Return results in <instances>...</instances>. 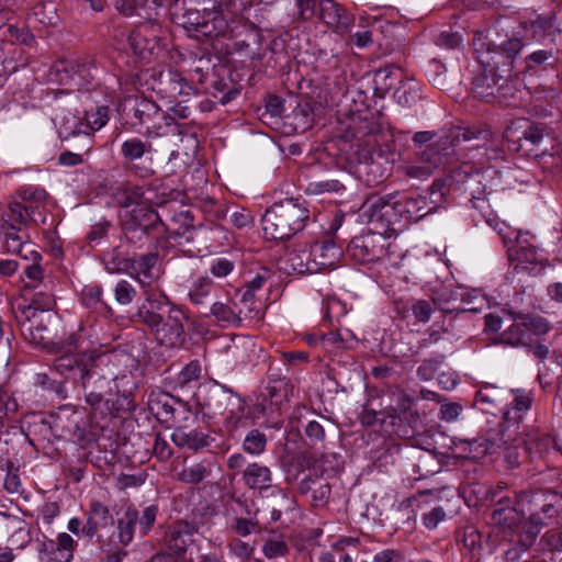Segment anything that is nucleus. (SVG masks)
Masks as SVG:
<instances>
[{
  "label": "nucleus",
  "instance_id": "1",
  "mask_svg": "<svg viewBox=\"0 0 562 562\" xmlns=\"http://www.w3.org/2000/svg\"><path fill=\"white\" fill-rule=\"evenodd\" d=\"M522 48L520 38L485 43L482 33L474 37L476 59L483 71L474 79L472 93L485 102L506 97L512 90L515 63Z\"/></svg>",
  "mask_w": 562,
  "mask_h": 562
},
{
  "label": "nucleus",
  "instance_id": "2",
  "mask_svg": "<svg viewBox=\"0 0 562 562\" xmlns=\"http://www.w3.org/2000/svg\"><path fill=\"white\" fill-rule=\"evenodd\" d=\"M443 192L436 183L422 194L405 195L392 201L393 196H372L362 205L363 215L373 229L394 231V224L405 218L417 222L435 213L443 201Z\"/></svg>",
  "mask_w": 562,
  "mask_h": 562
},
{
  "label": "nucleus",
  "instance_id": "3",
  "mask_svg": "<svg viewBox=\"0 0 562 562\" xmlns=\"http://www.w3.org/2000/svg\"><path fill=\"white\" fill-rule=\"evenodd\" d=\"M143 295L144 301L132 314V322L146 326L161 345H179L184 334L183 311L162 290L146 289Z\"/></svg>",
  "mask_w": 562,
  "mask_h": 562
},
{
  "label": "nucleus",
  "instance_id": "4",
  "mask_svg": "<svg viewBox=\"0 0 562 562\" xmlns=\"http://www.w3.org/2000/svg\"><path fill=\"white\" fill-rule=\"evenodd\" d=\"M46 203L11 202L1 215L0 233L9 252L34 255L29 229L40 222L45 223Z\"/></svg>",
  "mask_w": 562,
  "mask_h": 562
},
{
  "label": "nucleus",
  "instance_id": "5",
  "mask_svg": "<svg viewBox=\"0 0 562 562\" xmlns=\"http://www.w3.org/2000/svg\"><path fill=\"white\" fill-rule=\"evenodd\" d=\"M310 211L299 199H284L273 203L262 215V229L271 239H289L301 232Z\"/></svg>",
  "mask_w": 562,
  "mask_h": 562
},
{
  "label": "nucleus",
  "instance_id": "6",
  "mask_svg": "<svg viewBox=\"0 0 562 562\" xmlns=\"http://www.w3.org/2000/svg\"><path fill=\"white\" fill-rule=\"evenodd\" d=\"M479 136L486 138L487 133L479 132L477 135H474L470 131H453L440 136L418 151V159L434 172L439 166L450 164L452 161V158L456 155V147L459 145L461 138L463 140H470Z\"/></svg>",
  "mask_w": 562,
  "mask_h": 562
},
{
  "label": "nucleus",
  "instance_id": "7",
  "mask_svg": "<svg viewBox=\"0 0 562 562\" xmlns=\"http://www.w3.org/2000/svg\"><path fill=\"white\" fill-rule=\"evenodd\" d=\"M506 314L512 324L499 336L503 344L513 347L528 346L531 335L541 336L549 331V323L541 316L515 311H507Z\"/></svg>",
  "mask_w": 562,
  "mask_h": 562
},
{
  "label": "nucleus",
  "instance_id": "8",
  "mask_svg": "<svg viewBox=\"0 0 562 562\" xmlns=\"http://www.w3.org/2000/svg\"><path fill=\"white\" fill-rule=\"evenodd\" d=\"M105 360L106 355L89 352L88 364L76 382L82 387L86 402L91 407H97L103 401L110 386V374L101 368Z\"/></svg>",
  "mask_w": 562,
  "mask_h": 562
},
{
  "label": "nucleus",
  "instance_id": "9",
  "mask_svg": "<svg viewBox=\"0 0 562 562\" xmlns=\"http://www.w3.org/2000/svg\"><path fill=\"white\" fill-rule=\"evenodd\" d=\"M181 25L190 36L217 37L224 35L228 29L227 20L217 10L187 9L181 16Z\"/></svg>",
  "mask_w": 562,
  "mask_h": 562
},
{
  "label": "nucleus",
  "instance_id": "10",
  "mask_svg": "<svg viewBox=\"0 0 562 562\" xmlns=\"http://www.w3.org/2000/svg\"><path fill=\"white\" fill-rule=\"evenodd\" d=\"M510 407L504 411L503 422L499 424V441L504 445L514 442L520 432L524 415L530 409L532 396L524 390H512Z\"/></svg>",
  "mask_w": 562,
  "mask_h": 562
},
{
  "label": "nucleus",
  "instance_id": "11",
  "mask_svg": "<svg viewBox=\"0 0 562 562\" xmlns=\"http://www.w3.org/2000/svg\"><path fill=\"white\" fill-rule=\"evenodd\" d=\"M362 236H357L351 239L348 245V254L361 263H370L384 259L387 257V243L385 234L387 232L375 229Z\"/></svg>",
  "mask_w": 562,
  "mask_h": 562
},
{
  "label": "nucleus",
  "instance_id": "12",
  "mask_svg": "<svg viewBox=\"0 0 562 562\" xmlns=\"http://www.w3.org/2000/svg\"><path fill=\"white\" fill-rule=\"evenodd\" d=\"M536 491L521 492L517 496V504L521 508H527L529 512V518L522 524V533L535 541L537 536L541 532L544 527H553L560 522V517L557 513L547 512L541 507L536 506L531 501V496L535 495Z\"/></svg>",
  "mask_w": 562,
  "mask_h": 562
},
{
  "label": "nucleus",
  "instance_id": "13",
  "mask_svg": "<svg viewBox=\"0 0 562 562\" xmlns=\"http://www.w3.org/2000/svg\"><path fill=\"white\" fill-rule=\"evenodd\" d=\"M267 394L260 404L261 412L274 418L280 415L281 406L286 403L292 395L293 385L289 378L282 376L270 367L268 371Z\"/></svg>",
  "mask_w": 562,
  "mask_h": 562
},
{
  "label": "nucleus",
  "instance_id": "14",
  "mask_svg": "<svg viewBox=\"0 0 562 562\" xmlns=\"http://www.w3.org/2000/svg\"><path fill=\"white\" fill-rule=\"evenodd\" d=\"M161 25L154 20L137 24L128 34L127 43L134 55L145 59L154 55L161 38Z\"/></svg>",
  "mask_w": 562,
  "mask_h": 562
},
{
  "label": "nucleus",
  "instance_id": "15",
  "mask_svg": "<svg viewBox=\"0 0 562 562\" xmlns=\"http://www.w3.org/2000/svg\"><path fill=\"white\" fill-rule=\"evenodd\" d=\"M157 104L139 94L126 95L120 103L119 112L135 127L137 125L147 126L154 114Z\"/></svg>",
  "mask_w": 562,
  "mask_h": 562
},
{
  "label": "nucleus",
  "instance_id": "16",
  "mask_svg": "<svg viewBox=\"0 0 562 562\" xmlns=\"http://www.w3.org/2000/svg\"><path fill=\"white\" fill-rule=\"evenodd\" d=\"M130 268L133 270V278L139 283L143 291L155 289L153 284L161 274L158 252H148L134 257Z\"/></svg>",
  "mask_w": 562,
  "mask_h": 562
},
{
  "label": "nucleus",
  "instance_id": "17",
  "mask_svg": "<svg viewBox=\"0 0 562 562\" xmlns=\"http://www.w3.org/2000/svg\"><path fill=\"white\" fill-rule=\"evenodd\" d=\"M514 442L521 445L520 450L524 457H528L531 461H535L544 458L546 453L550 451L553 440L549 435L540 431L538 428L527 430L526 427H522V430H520Z\"/></svg>",
  "mask_w": 562,
  "mask_h": 562
},
{
  "label": "nucleus",
  "instance_id": "18",
  "mask_svg": "<svg viewBox=\"0 0 562 562\" xmlns=\"http://www.w3.org/2000/svg\"><path fill=\"white\" fill-rule=\"evenodd\" d=\"M313 251L308 244H296L288 250L281 259L282 269L290 273H315L316 263L313 261Z\"/></svg>",
  "mask_w": 562,
  "mask_h": 562
},
{
  "label": "nucleus",
  "instance_id": "19",
  "mask_svg": "<svg viewBox=\"0 0 562 562\" xmlns=\"http://www.w3.org/2000/svg\"><path fill=\"white\" fill-rule=\"evenodd\" d=\"M358 537H339L330 544L329 550L318 557V562H356L355 554L359 551Z\"/></svg>",
  "mask_w": 562,
  "mask_h": 562
},
{
  "label": "nucleus",
  "instance_id": "20",
  "mask_svg": "<svg viewBox=\"0 0 562 562\" xmlns=\"http://www.w3.org/2000/svg\"><path fill=\"white\" fill-rule=\"evenodd\" d=\"M76 546L77 542L70 535L61 532L58 535L57 540H45L42 543L40 553L45 554L48 561L70 562L74 558Z\"/></svg>",
  "mask_w": 562,
  "mask_h": 562
},
{
  "label": "nucleus",
  "instance_id": "21",
  "mask_svg": "<svg viewBox=\"0 0 562 562\" xmlns=\"http://www.w3.org/2000/svg\"><path fill=\"white\" fill-rule=\"evenodd\" d=\"M203 395H199L200 403L211 415H224L225 403L229 400L232 390L214 382L203 387Z\"/></svg>",
  "mask_w": 562,
  "mask_h": 562
},
{
  "label": "nucleus",
  "instance_id": "22",
  "mask_svg": "<svg viewBox=\"0 0 562 562\" xmlns=\"http://www.w3.org/2000/svg\"><path fill=\"white\" fill-rule=\"evenodd\" d=\"M122 223L149 232L155 231L159 225H164L159 214L147 204H138L126 211L122 217Z\"/></svg>",
  "mask_w": 562,
  "mask_h": 562
},
{
  "label": "nucleus",
  "instance_id": "23",
  "mask_svg": "<svg viewBox=\"0 0 562 562\" xmlns=\"http://www.w3.org/2000/svg\"><path fill=\"white\" fill-rule=\"evenodd\" d=\"M87 515V521L81 528L85 538L92 539L101 528L113 524L110 509L100 502H92Z\"/></svg>",
  "mask_w": 562,
  "mask_h": 562
},
{
  "label": "nucleus",
  "instance_id": "24",
  "mask_svg": "<svg viewBox=\"0 0 562 562\" xmlns=\"http://www.w3.org/2000/svg\"><path fill=\"white\" fill-rule=\"evenodd\" d=\"M241 481L250 490L263 491L272 486V472L261 463H248L243 471Z\"/></svg>",
  "mask_w": 562,
  "mask_h": 562
},
{
  "label": "nucleus",
  "instance_id": "25",
  "mask_svg": "<svg viewBox=\"0 0 562 562\" xmlns=\"http://www.w3.org/2000/svg\"><path fill=\"white\" fill-rule=\"evenodd\" d=\"M89 353H66L58 357L54 362V369L66 379H71L75 383L88 364Z\"/></svg>",
  "mask_w": 562,
  "mask_h": 562
},
{
  "label": "nucleus",
  "instance_id": "26",
  "mask_svg": "<svg viewBox=\"0 0 562 562\" xmlns=\"http://www.w3.org/2000/svg\"><path fill=\"white\" fill-rule=\"evenodd\" d=\"M310 247L313 251V261L316 263V272L334 268L342 255L341 249L333 240L316 241Z\"/></svg>",
  "mask_w": 562,
  "mask_h": 562
},
{
  "label": "nucleus",
  "instance_id": "27",
  "mask_svg": "<svg viewBox=\"0 0 562 562\" xmlns=\"http://www.w3.org/2000/svg\"><path fill=\"white\" fill-rule=\"evenodd\" d=\"M389 397V416L396 417L401 420H416L417 416L413 412L414 400L402 389L395 387L387 394Z\"/></svg>",
  "mask_w": 562,
  "mask_h": 562
},
{
  "label": "nucleus",
  "instance_id": "28",
  "mask_svg": "<svg viewBox=\"0 0 562 562\" xmlns=\"http://www.w3.org/2000/svg\"><path fill=\"white\" fill-rule=\"evenodd\" d=\"M319 18L330 26L348 29L352 22L347 10L335 0H323L319 3Z\"/></svg>",
  "mask_w": 562,
  "mask_h": 562
},
{
  "label": "nucleus",
  "instance_id": "29",
  "mask_svg": "<svg viewBox=\"0 0 562 562\" xmlns=\"http://www.w3.org/2000/svg\"><path fill=\"white\" fill-rule=\"evenodd\" d=\"M370 133L372 135L366 142V144L371 147L370 158L372 160H374V158H382L389 161L390 157L393 156L395 151L393 135L389 132L374 134V128H371Z\"/></svg>",
  "mask_w": 562,
  "mask_h": 562
},
{
  "label": "nucleus",
  "instance_id": "30",
  "mask_svg": "<svg viewBox=\"0 0 562 562\" xmlns=\"http://www.w3.org/2000/svg\"><path fill=\"white\" fill-rule=\"evenodd\" d=\"M240 314L241 310H237L236 304L227 300L226 302H214L210 306L209 314H205V316H213L218 323L238 327L241 324Z\"/></svg>",
  "mask_w": 562,
  "mask_h": 562
},
{
  "label": "nucleus",
  "instance_id": "31",
  "mask_svg": "<svg viewBox=\"0 0 562 562\" xmlns=\"http://www.w3.org/2000/svg\"><path fill=\"white\" fill-rule=\"evenodd\" d=\"M194 532V527L188 522H179L170 531L167 546L169 550L177 554H182L186 552L188 546L192 542V536Z\"/></svg>",
  "mask_w": 562,
  "mask_h": 562
},
{
  "label": "nucleus",
  "instance_id": "32",
  "mask_svg": "<svg viewBox=\"0 0 562 562\" xmlns=\"http://www.w3.org/2000/svg\"><path fill=\"white\" fill-rule=\"evenodd\" d=\"M171 439L178 447H188L192 450H199L209 447L211 443V437L199 429H191L184 431L183 429H177Z\"/></svg>",
  "mask_w": 562,
  "mask_h": 562
},
{
  "label": "nucleus",
  "instance_id": "33",
  "mask_svg": "<svg viewBox=\"0 0 562 562\" xmlns=\"http://www.w3.org/2000/svg\"><path fill=\"white\" fill-rule=\"evenodd\" d=\"M524 138L527 142H530L532 145H536L539 154L537 156H554L559 153L555 150V140L549 136V134H544L543 130L539 126H530L528 130L524 132Z\"/></svg>",
  "mask_w": 562,
  "mask_h": 562
},
{
  "label": "nucleus",
  "instance_id": "34",
  "mask_svg": "<svg viewBox=\"0 0 562 562\" xmlns=\"http://www.w3.org/2000/svg\"><path fill=\"white\" fill-rule=\"evenodd\" d=\"M81 303L85 307L98 314H106L110 312L109 305L103 300V289L97 283L83 286L81 291Z\"/></svg>",
  "mask_w": 562,
  "mask_h": 562
},
{
  "label": "nucleus",
  "instance_id": "35",
  "mask_svg": "<svg viewBox=\"0 0 562 562\" xmlns=\"http://www.w3.org/2000/svg\"><path fill=\"white\" fill-rule=\"evenodd\" d=\"M504 392L493 385L482 386L475 394V405L485 413H493V409L504 403Z\"/></svg>",
  "mask_w": 562,
  "mask_h": 562
},
{
  "label": "nucleus",
  "instance_id": "36",
  "mask_svg": "<svg viewBox=\"0 0 562 562\" xmlns=\"http://www.w3.org/2000/svg\"><path fill=\"white\" fill-rule=\"evenodd\" d=\"M492 520L495 525L512 528L518 520L516 508L512 505L509 497L502 496L492 512Z\"/></svg>",
  "mask_w": 562,
  "mask_h": 562
},
{
  "label": "nucleus",
  "instance_id": "37",
  "mask_svg": "<svg viewBox=\"0 0 562 562\" xmlns=\"http://www.w3.org/2000/svg\"><path fill=\"white\" fill-rule=\"evenodd\" d=\"M441 295L442 294H437V296L435 299H432V301H427V300L415 301L412 304V308H411L415 318L419 322L427 323L430 319L431 314L434 312L432 305H435L439 310L443 311L445 313H451V312L460 310L459 307H451V308L446 307L443 305Z\"/></svg>",
  "mask_w": 562,
  "mask_h": 562
},
{
  "label": "nucleus",
  "instance_id": "38",
  "mask_svg": "<svg viewBox=\"0 0 562 562\" xmlns=\"http://www.w3.org/2000/svg\"><path fill=\"white\" fill-rule=\"evenodd\" d=\"M138 521V512L128 507L117 520V537L123 547L128 546L134 539L135 526Z\"/></svg>",
  "mask_w": 562,
  "mask_h": 562
},
{
  "label": "nucleus",
  "instance_id": "39",
  "mask_svg": "<svg viewBox=\"0 0 562 562\" xmlns=\"http://www.w3.org/2000/svg\"><path fill=\"white\" fill-rule=\"evenodd\" d=\"M531 502L547 512L562 515V495L549 490H536Z\"/></svg>",
  "mask_w": 562,
  "mask_h": 562
},
{
  "label": "nucleus",
  "instance_id": "40",
  "mask_svg": "<svg viewBox=\"0 0 562 562\" xmlns=\"http://www.w3.org/2000/svg\"><path fill=\"white\" fill-rule=\"evenodd\" d=\"M528 31L538 41L549 38L552 42L559 30L551 18L537 16V19L530 22Z\"/></svg>",
  "mask_w": 562,
  "mask_h": 562
},
{
  "label": "nucleus",
  "instance_id": "41",
  "mask_svg": "<svg viewBox=\"0 0 562 562\" xmlns=\"http://www.w3.org/2000/svg\"><path fill=\"white\" fill-rule=\"evenodd\" d=\"M175 125V117L171 114L164 112L159 106L156 109V113L146 126V133L148 136H164L168 133V128Z\"/></svg>",
  "mask_w": 562,
  "mask_h": 562
},
{
  "label": "nucleus",
  "instance_id": "42",
  "mask_svg": "<svg viewBox=\"0 0 562 562\" xmlns=\"http://www.w3.org/2000/svg\"><path fill=\"white\" fill-rule=\"evenodd\" d=\"M213 290V281L207 277H200L192 282L188 295L193 304L203 305L211 296Z\"/></svg>",
  "mask_w": 562,
  "mask_h": 562
},
{
  "label": "nucleus",
  "instance_id": "43",
  "mask_svg": "<svg viewBox=\"0 0 562 562\" xmlns=\"http://www.w3.org/2000/svg\"><path fill=\"white\" fill-rule=\"evenodd\" d=\"M151 150L153 146L150 143L137 137L126 139L121 146L122 156L130 161L140 159L146 154L151 153Z\"/></svg>",
  "mask_w": 562,
  "mask_h": 562
},
{
  "label": "nucleus",
  "instance_id": "44",
  "mask_svg": "<svg viewBox=\"0 0 562 562\" xmlns=\"http://www.w3.org/2000/svg\"><path fill=\"white\" fill-rule=\"evenodd\" d=\"M212 472L211 463L209 462H199L191 464L189 467H184L181 472L178 474V477L181 482L188 484H199L205 477L210 476Z\"/></svg>",
  "mask_w": 562,
  "mask_h": 562
},
{
  "label": "nucleus",
  "instance_id": "45",
  "mask_svg": "<svg viewBox=\"0 0 562 562\" xmlns=\"http://www.w3.org/2000/svg\"><path fill=\"white\" fill-rule=\"evenodd\" d=\"M267 443L268 439L265 432L251 429L246 434L241 448L246 453L257 457L266 451Z\"/></svg>",
  "mask_w": 562,
  "mask_h": 562
},
{
  "label": "nucleus",
  "instance_id": "46",
  "mask_svg": "<svg viewBox=\"0 0 562 562\" xmlns=\"http://www.w3.org/2000/svg\"><path fill=\"white\" fill-rule=\"evenodd\" d=\"M246 403L245 401L233 391L229 394V400L225 403V419L234 428H236L239 422L245 416Z\"/></svg>",
  "mask_w": 562,
  "mask_h": 562
},
{
  "label": "nucleus",
  "instance_id": "47",
  "mask_svg": "<svg viewBox=\"0 0 562 562\" xmlns=\"http://www.w3.org/2000/svg\"><path fill=\"white\" fill-rule=\"evenodd\" d=\"M102 263L109 273H120L131 267L130 260L119 248L103 254Z\"/></svg>",
  "mask_w": 562,
  "mask_h": 562
},
{
  "label": "nucleus",
  "instance_id": "48",
  "mask_svg": "<svg viewBox=\"0 0 562 562\" xmlns=\"http://www.w3.org/2000/svg\"><path fill=\"white\" fill-rule=\"evenodd\" d=\"M85 121L87 127V130L82 131L85 134L89 135L90 132L99 131L109 121V108L100 105L86 111Z\"/></svg>",
  "mask_w": 562,
  "mask_h": 562
},
{
  "label": "nucleus",
  "instance_id": "49",
  "mask_svg": "<svg viewBox=\"0 0 562 562\" xmlns=\"http://www.w3.org/2000/svg\"><path fill=\"white\" fill-rule=\"evenodd\" d=\"M15 255L20 256L24 260L32 261L31 265H27L24 267V274L33 282L31 285L32 288L36 289L37 283L43 278V269L40 266V261L42 259V256L38 251L34 249V255H26V250H22L21 252H14Z\"/></svg>",
  "mask_w": 562,
  "mask_h": 562
},
{
  "label": "nucleus",
  "instance_id": "50",
  "mask_svg": "<svg viewBox=\"0 0 562 562\" xmlns=\"http://www.w3.org/2000/svg\"><path fill=\"white\" fill-rule=\"evenodd\" d=\"M55 306V297L49 292H35L27 307L29 315L35 318L36 312H49Z\"/></svg>",
  "mask_w": 562,
  "mask_h": 562
},
{
  "label": "nucleus",
  "instance_id": "51",
  "mask_svg": "<svg viewBox=\"0 0 562 562\" xmlns=\"http://www.w3.org/2000/svg\"><path fill=\"white\" fill-rule=\"evenodd\" d=\"M170 236H184L193 228V216L189 211H181L171 217Z\"/></svg>",
  "mask_w": 562,
  "mask_h": 562
},
{
  "label": "nucleus",
  "instance_id": "52",
  "mask_svg": "<svg viewBox=\"0 0 562 562\" xmlns=\"http://www.w3.org/2000/svg\"><path fill=\"white\" fill-rule=\"evenodd\" d=\"M149 409L159 418H167L173 413L171 397L168 394L160 393L157 395L151 394L149 397Z\"/></svg>",
  "mask_w": 562,
  "mask_h": 562
},
{
  "label": "nucleus",
  "instance_id": "53",
  "mask_svg": "<svg viewBox=\"0 0 562 562\" xmlns=\"http://www.w3.org/2000/svg\"><path fill=\"white\" fill-rule=\"evenodd\" d=\"M30 326L27 330L30 331V339L35 345H46L50 340V333L47 324L43 323V319L40 322L36 321V317L27 315Z\"/></svg>",
  "mask_w": 562,
  "mask_h": 562
},
{
  "label": "nucleus",
  "instance_id": "54",
  "mask_svg": "<svg viewBox=\"0 0 562 562\" xmlns=\"http://www.w3.org/2000/svg\"><path fill=\"white\" fill-rule=\"evenodd\" d=\"M227 547L229 553L233 554L240 562H247L255 551L254 544L243 541L239 538H233L232 540H229Z\"/></svg>",
  "mask_w": 562,
  "mask_h": 562
},
{
  "label": "nucleus",
  "instance_id": "55",
  "mask_svg": "<svg viewBox=\"0 0 562 562\" xmlns=\"http://www.w3.org/2000/svg\"><path fill=\"white\" fill-rule=\"evenodd\" d=\"M445 356L425 359L417 368V376L423 381H430L435 378L439 368L443 363Z\"/></svg>",
  "mask_w": 562,
  "mask_h": 562
},
{
  "label": "nucleus",
  "instance_id": "56",
  "mask_svg": "<svg viewBox=\"0 0 562 562\" xmlns=\"http://www.w3.org/2000/svg\"><path fill=\"white\" fill-rule=\"evenodd\" d=\"M289 552L286 542L280 538H269L262 546V553L268 559L284 557Z\"/></svg>",
  "mask_w": 562,
  "mask_h": 562
},
{
  "label": "nucleus",
  "instance_id": "57",
  "mask_svg": "<svg viewBox=\"0 0 562 562\" xmlns=\"http://www.w3.org/2000/svg\"><path fill=\"white\" fill-rule=\"evenodd\" d=\"M136 293V289L127 280H120L114 288L115 301L121 305L132 303Z\"/></svg>",
  "mask_w": 562,
  "mask_h": 562
},
{
  "label": "nucleus",
  "instance_id": "58",
  "mask_svg": "<svg viewBox=\"0 0 562 562\" xmlns=\"http://www.w3.org/2000/svg\"><path fill=\"white\" fill-rule=\"evenodd\" d=\"M18 409V400L7 391H0V428L3 426V420Z\"/></svg>",
  "mask_w": 562,
  "mask_h": 562
},
{
  "label": "nucleus",
  "instance_id": "59",
  "mask_svg": "<svg viewBox=\"0 0 562 562\" xmlns=\"http://www.w3.org/2000/svg\"><path fill=\"white\" fill-rule=\"evenodd\" d=\"M122 232L127 243L135 246H142L151 233L125 223H122Z\"/></svg>",
  "mask_w": 562,
  "mask_h": 562
},
{
  "label": "nucleus",
  "instance_id": "60",
  "mask_svg": "<svg viewBox=\"0 0 562 562\" xmlns=\"http://www.w3.org/2000/svg\"><path fill=\"white\" fill-rule=\"evenodd\" d=\"M555 58L552 49H540L529 54L526 59V69H535L549 61V65L554 63Z\"/></svg>",
  "mask_w": 562,
  "mask_h": 562
},
{
  "label": "nucleus",
  "instance_id": "61",
  "mask_svg": "<svg viewBox=\"0 0 562 562\" xmlns=\"http://www.w3.org/2000/svg\"><path fill=\"white\" fill-rule=\"evenodd\" d=\"M402 171L406 177L418 180H426L434 173L426 165L420 162L418 158L415 162L402 166Z\"/></svg>",
  "mask_w": 562,
  "mask_h": 562
},
{
  "label": "nucleus",
  "instance_id": "62",
  "mask_svg": "<svg viewBox=\"0 0 562 562\" xmlns=\"http://www.w3.org/2000/svg\"><path fill=\"white\" fill-rule=\"evenodd\" d=\"M344 189L345 187L340 181L331 179L311 182L307 188V190L313 194L337 193Z\"/></svg>",
  "mask_w": 562,
  "mask_h": 562
},
{
  "label": "nucleus",
  "instance_id": "63",
  "mask_svg": "<svg viewBox=\"0 0 562 562\" xmlns=\"http://www.w3.org/2000/svg\"><path fill=\"white\" fill-rule=\"evenodd\" d=\"M48 198L47 192L43 188L27 187L20 191L19 199L15 202L25 203H46Z\"/></svg>",
  "mask_w": 562,
  "mask_h": 562
},
{
  "label": "nucleus",
  "instance_id": "64",
  "mask_svg": "<svg viewBox=\"0 0 562 562\" xmlns=\"http://www.w3.org/2000/svg\"><path fill=\"white\" fill-rule=\"evenodd\" d=\"M541 542L550 551H562V529H551L541 538Z\"/></svg>",
  "mask_w": 562,
  "mask_h": 562
}]
</instances>
